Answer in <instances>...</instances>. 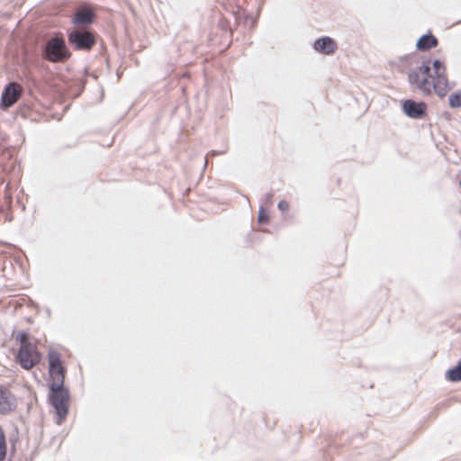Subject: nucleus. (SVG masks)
Listing matches in <instances>:
<instances>
[{
  "mask_svg": "<svg viewBox=\"0 0 461 461\" xmlns=\"http://www.w3.org/2000/svg\"><path fill=\"white\" fill-rule=\"evenodd\" d=\"M411 86L418 88L424 95L435 92L443 97L450 90L445 64L436 59L430 67L429 60L424 61L420 67L412 69L408 76Z\"/></svg>",
  "mask_w": 461,
  "mask_h": 461,
  "instance_id": "nucleus-1",
  "label": "nucleus"
},
{
  "mask_svg": "<svg viewBox=\"0 0 461 461\" xmlns=\"http://www.w3.org/2000/svg\"><path fill=\"white\" fill-rule=\"evenodd\" d=\"M15 339L20 343L16 356L17 362L23 369H32L40 363L41 358L37 346L31 342L29 335L23 331L18 332Z\"/></svg>",
  "mask_w": 461,
  "mask_h": 461,
  "instance_id": "nucleus-2",
  "label": "nucleus"
},
{
  "mask_svg": "<svg viewBox=\"0 0 461 461\" xmlns=\"http://www.w3.org/2000/svg\"><path fill=\"white\" fill-rule=\"evenodd\" d=\"M50 399L58 415L57 422L60 424L68 415L69 402L68 392L63 385L60 387H50Z\"/></svg>",
  "mask_w": 461,
  "mask_h": 461,
  "instance_id": "nucleus-3",
  "label": "nucleus"
},
{
  "mask_svg": "<svg viewBox=\"0 0 461 461\" xmlns=\"http://www.w3.org/2000/svg\"><path fill=\"white\" fill-rule=\"evenodd\" d=\"M49 373L50 376V387H60L64 384L65 367L62 365L60 354L51 350L48 354Z\"/></svg>",
  "mask_w": 461,
  "mask_h": 461,
  "instance_id": "nucleus-4",
  "label": "nucleus"
},
{
  "mask_svg": "<svg viewBox=\"0 0 461 461\" xmlns=\"http://www.w3.org/2000/svg\"><path fill=\"white\" fill-rule=\"evenodd\" d=\"M68 38L69 44L76 50H90L95 44V36L90 31L75 29Z\"/></svg>",
  "mask_w": 461,
  "mask_h": 461,
  "instance_id": "nucleus-5",
  "label": "nucleus"
},
{
  "mask_svg": "<svg viewBox=\"0 0 461 461\" xmlns=\"http://www.w3.org/2000/svg\"><path fill=\"white\" fill-rule=\"evenodd\" d=\"M47 58L52 62L61 61L68 57L65 42L62 39H51L46 47Z\"/></svg>",
  "mask_w": 461,
  "mask_h": 461,
  "instance_id": "nucleus-6",
  "label": "nucleus"
},
{
  "mask_svg": "<svg viewBox=\"0 0 461 461\" xmlns=\"http://www.w3.org/2000/svg\"><path fill=\"white\" fill-rule=\"evenodd\" d=\"M17 400L12 392L6 387L0 385V415H8L15 411Z\"/></svg>",
  "mask_w": 461,
  "mask_h": 461,
  "instance_id": "nucleus-7",
  "label": "nucleus"
},
{
  "mask_svg": "<svg viewBox=\"0 0 461 461\" xmlns=\"http://www.w3.org/2000/svg\"><path fill=\"white\" fill-rule=\"evenodd\" d=\"M23 88L18 83H9L2 94L1 105L5 108L14 105L19 100Z\"/></svg>",
  "mask_w": 461,
  "mask_h": 461,
  "instance_id": "nucleus-8",
  "label": "nucleus"
},
{
  "mask_svg": "<svg viewBox=\"0 0 461 461\" xmlns=\"http://www.w3.org/2000/svg\"><path fill=\"white\" fill-rule=\"evenodd\" d=\"M402 109L409 117L419 119L426 115L427 104L424 102L406 100L402 104Z\"/></svg>",
  "mask_w": 461,
  "mask_h": 461,
  "instance_id": "nucleus-9",
  "label": "nucleus"
},
{
  "mask_svg": "<svg viewBox=\"0 0 461 461\" xmlns=\"http://www.w3.org/2000/svg\"><path fill=\"white\" fill-rule=\"evenodd\" d=\"M313 47L316 51L324 55H331L338 49L336 41L330 37H321L317 39L314 41Z\"/></svg>",
  "mask_w": 461,
  "mask_h": 461,
  "instance_id": "nucleus-10",
  "label": "nucleus"
},
{
  "mask_svg": "<svg viewBox=\"0 0 461 461\" xmlns=\"http://www.w3.org/2000/svg\"><path fill=\"white\" fill-rule=\"evenodd\" d=\"M94 13L91 9L86 7H81L77 10L73 17V23L80 24H90L94 21Z\"/></svg>",
  "mask_w": 461,
  "mask_h": 461,
  "instance_id": "nucleus-11",
  "label": "nucleus"
},
{
  "mask_svg": "<svg viewBox=\"0 0 461 461\" xmlns=\"http://www.w3.org/2000/svg\"><path fill=\"white\" fill-rule=\"evenodd\" d=\"M438 39L432 34H426L421 36L416 44V47L419 50L425 51L429 50L432 48H435L438 45Z\"/></svg>",
  "mask_w": 461,
  "mask_h": 461,
  "instance_id": "nucleus-12",
  "label": "nucleus"
},
{
  "mask_svg": "<svg viewBox=\"0 0 461 461\" xmlns=\"http://www.w3.org/2000/svg\"><path fill=\"white\" fill-rule=\"evenodd\" d=\"M447 378L452 382L461 381V361L458 363L456 366L447 371Z\"/></svg>",
  "mask_w": 461,
  "mask_h": 461,
  "instance_id": "nucleus-13",
  "label": "nucleus"
},
{
  "mask_svg": "<svg viewBox=\"0 0 461 461\" xmlns=\"http://www.w3.org/2000/svg\"><path fill=\"white\" fill-rule=\"evenodd\" d=\"M6 456V439L5 433L0 426V461H4Z\"/></svg>",
  "mask_w": 461,
  "mask_h": 461,
  "instance_id": "nucleus-14",
  "label": "nucleus"
},
{
  "mask_svg": "<svg viewBox=\"0 0 461 461\" xmlns=\"http://www.w3.org/2000/svg\"><path fill=\"white\" fill-rule=\"evenodd\" d=\"M448 101L451 107H461V90L451 94L449 95Z\"/></svg>",
  "mask_w": 461,
  "mask_h": 461,
  "instance_id": "nucleus-15",
  "label": "nucleus"
},
{
  "mask_svg": "<svg viewBox=\"0 0 461 461\" xmlns=\"http://www.w3.org/2000/svg\"><path fill=\"white\" fill-rule=\"evenodd\" d=\"M258 221L260 224H267L269 222V214L263 207H261L258 211Z\"/></svg>",
  "mask_w": 461,
  "mask_h": 461,
  "instance_id": "nucleus-16",
  "label": "nucleus"
},
{
  "mask_svg": "<svg viewBox=\"0 0 461 461\" xmlns=\"http://www.w3.org/2000/svg\"><path fill=\"white\" fill-rule=\"evenodd\" d=\"M278 208L283 212L287 211L289 209V203L286 201H280L278 203Z\"/></svg>",
  "mask_w": 461,
  "mask_h": 461,
  "instance_id": "nucleus-17",
  "label": "nucleus"
}]
</instances>
